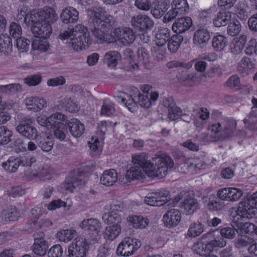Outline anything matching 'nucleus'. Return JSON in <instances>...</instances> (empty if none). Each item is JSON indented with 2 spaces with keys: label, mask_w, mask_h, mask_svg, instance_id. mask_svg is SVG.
Segmentation results:
<instances>
[{
  "label": "nucleus",
  "mask_w": 257,
  "mask_h": 257,
  "mask_svg": "<svg viewBox=\"0 0 257 257\" xmlns=\"http://www.w3.org/2000/svg\"><path fill=\"white\" fill-rule=\"evenodd\" d=\"M146 154L143 153L132 157L134 165L144 170L151 177L162 178L167 174L169 169L173 168L174 162L172 159L166 154H161L148 160Z\"/></svg>",
  "instance_id": "f257e3e1"
},
{
  "label": "nucleus",
  "mask_w": 257,
  "mask_h": 257,
  "mask_svg": "<svg viewBox=\"0 0 257 257\" xmlns=\"http://www.w3.org/2000/svg\"><path fill=\"white\" fill-rule=\"evenodd\" d=\"M93 16L92 32L98 42L102 43L109 40V30L113 23V18L102 8L91 12Z\"/></svg>",
  "instance_id": "f03ea898"
},
{
  "label": "nucleus",
  "mask_w": 257,
  "mask_h": 257,
  "mask_svg": "<svg viewBox=\"0 0 257 257\" xmlns=\"http://www.w3.org/2000/svg\"><path fill=\"white\" fill-rule=\"evenodd\" d=\"M62 40H66V43L75 51L86 49L91 43V39L86 27L76 25L70 31H65L59 35Z\"/></svg>",
  "instance_id": "7ed1b4c3"
},
{
  "label": "nucleus",
  "mask_w": 257,
  "mask_h": 257,
  "mask_svg": "<svg viewBox=\"0 0 257 257\" xmlns=\"http://www.w3.org/2000/svg\"><path fill=\"white\" fill-rule=\"evenodd\" d=\"M236 123L233 119L228 118H221L218 121L210 124L208 130L211 132L209 136L208 134H201V138L205 142H214L225 138L234 136Z\"/></svg>",
  "instance_id": "20e7f679"
},
{
  "label": "nucleus",
  "mask_w": 257,
  "mask_h": 257,
  "mask_svg": "<svg viewBox=\"0 0 257 257\" xmlns=\"http://www.w3.org/2000/svg\"><path fill=\"white\" fill-rule=\"evenodd\" d=\"M226 240L222 237L214 238L211 232L203 234L195 242L192 248L196 253L205 255L212 251L215 247H222L226 245Z\"/></svg>",
  "instance_id": "39448f33"
},
{
  "label": "nucleus",
  "mask_w": 257,
  "mask_h": 257,
  "mask_svg": "<svg viewBox=\"0 0 257 257\" xmlns=\"http://www.w3.org/2000/svg\"><path fill=\"white\" fill-rule=\"evenodd\" d=\"M22 8L20 10V14L25 16L24 21L28 24L40 21L44 24H51L57 21L58 16L55 10L50 7H45L43 10L38 11H33L30 13L26 14L24 10Z\"/></svg>",
  "instance_id": "423d86ee"
},
{
  "label": "nucleus",
  "mask_w": 257,
  "mask_h": 257,
  "mask_svg": "<svg viewBox=\"0 0 257 257\" xmlns=\"http://www.w3.org/2000/svg\"><path fill=\"white\" fill-rule=\"evenodd\" d=\"M141 246V242L138 239L127 237L119 244L116 249L118 255L129 256L132 255Z\"/></svg>",
  "instance_id": "0eeeda50"
},
{
  "label": "nucleus",
  "mask_w": 257,
  "mask_h": 257,
  "mask_svg": "<svg viewBox=\"0 0 257 257\" xmlns=\"http://www.w3.org/2000/svg\"><path fill=\"white\" fill-rule=\"evenodd\" d=\"M85 183L84 174L83 172L76 171L71 173L67 177L64 188L66 190L72 192L77 187L80 188L83 186Z\"/></svg>",
  "instance_id": "6e6552de"
},
{
  "label": "nucleus",
  "mask_w": 257,
  "mask_h": 257,
  "mask_svg": "<svg viewBox=\"0 0 257 257\" xmlns=\"http://www.w3.org/2000/svg\"><path fill=\"white\" fill-rule=\"evenodd\" d=\"M25 23L27 25H31V31L35 37L46 39L52 33V27L49 24H44L40 21L30 24Z\"/></svg>",
  "instance_id": "1a4fd4ad"
},
{
  "label": "nucleus",
  "mask_w": 257,
  "mask_h": 257,
  "mask_svg": "<svg viewBox=\"0 0 257 257\" xmlns=\"http://www.w3.org/2000/svg\"><path fill=\"white\" fill-rule=\"evenodd\" d=\"M131 24L134 28L139 31H146L152 29L154 23L147 15L139 14L132 18Z\"/></svg>",
  "instance_id": "9d476101"
},
{
  "label": "nucleus",
  "mask_w": 257,
  "mask_h": 257,
  "mask_svg": "<svg viewBox=\"0 0 257 257\" xmlns=\"http://www.w3.org/2000/svg\"><path fill=\"white\" fill-rule=\"evenodd\" d=\"M114 35L124 45L132 44L135 39L136 35L133 30L128 27L116 28L113 32Z\"/></svg>",
  "instance_id": "9b49d317"
},
{
  "label": "nucleus",
  "mask_w": 257,
  "mask_h": 257,
  "mask_svg": "<svg viewBox=\"0 0 257 257\" xmlns=\"http://www.w3.org/2000/svg\"><path fill=\"white\" fill-rule=\"evenodd\" d=\"M28 175L36 181H46L52 178V170L47 165H42L30 172Z\"/></svg>",
  "instance_id": "f8f14e48"
},
{
  "label": "nucleus",
  "mask_w": 257,
  "mask_h": 257,
  "mask_svg": "<svg viewBox=\"0 0 257 257\" xmlns=\"http://www.w3.org/2000/svg\"><path fill=\"white\" fill-rule=\"evenodd\" d=\"M217 195L222 200L234 201L242 196V191L235 188H224L218 191Z\"/></svg>",
  "instance_id": "ddd939ff"
},
{
  "label": "nucleus",
  "mask_w": 257,
  "mask_h": 257,
  "mask_svg": "<svg viewBox=\"0 0 257 257\" xmlns=\"http://www.w3.org/2000/svg\"><path fill=\"white\" fill-rule=\"evenodd\" d=\"M24 102L28 109L35 112L39 111L47 105V102L45 98L38 96L27 97Z\"/></svg>",
  "instance_id": "4468645a"
},
{
  "label": "nucleus",
  "mask_w": 257,
  "mask_h": 257,
  "mask_svg": "<svg viewBox=\"0 0 257 257\" xmlns=\"http://www.w3.org/2000/svg\"><path fill=\"white\" fill-rule=\"evenodd\" d=\"M181 214L180 211L176 209L168 210L164 215L163 220L164 224L168 227L177 226L181 221Z\"/></svg>",
  "instance_id": "2eb2a0df"
},
{
  "label": "nucleus",
  "mask_w": 257,
  "mask_h": 257,
  "mask_svg": "<svg viewBox=\"0 0 257 257\" xmlns=\"http://www.w3.org/2000/svg\"><path fill=\"white\" fill-rule=\"evenodd\" d=\"M39 234L35 235V241L33 245V251L37 255L43 256L46 254L48 244L44 239V233L39 232Z\"/></svg>",
  "instance_id": "dca6fc26"
},
{
  "label": "nucleus",
  "mask_w": 257,
  "mask_h": 257,
  "mask_svg": "<svg viewBox=\"0 0 257 257\" xmlns=\"http://www.w3.org/2000/svg\"><path fill=\"white\" fill-rule=\"evenodd\" d=\"M254 209V206L250 203L248 198L239 203L237 214L242 218H251L255 214Z\"/></svg>",
  "instance_id": "f3484780"
},
{
  "label": "nucleus",
  "mask_w": 257,
  "mask_h": 257,
  "mask_svg": "<svg viewBox=\"0 0 257 257\" xmlns=\"http://www.w3.org/2000/svg\"><path fill=\"white\" fill-rule=\"evenodd\" d=\"M167 194L165 192H153L145 199V202L150 206H162L166 202Z\"/></svg>",
  "instance_id": "a211bd4d"
},
{
  "label": "nucleus",
  "mask_w": 257,
  "mask_h": 257,
  "mask_svg": "<svg viewBox=\"0 0 257 257\" xmlns=\"http://www.w3.org/2000/svg\"><path fill=\"white\" fill-rule=\"evenodd\" d=\"M210 38V33L206 29H199L194 32L193 42L196 46L202 48L207 45Z\"/></svg>",
  "instance_id": "6ab92c4d"
},
{
  "label": "nucleus",
  "mask_w": 257,
  "mask_h": 257,
  "mask_svg": "<svg viewBox=\"0 0 257 257\" xmlns=\"http://www.w3.org/2000/svg\"><path fill=\"white\" fill-rule=\"evenodd\" d=\"M192 25V21L189 17H181L176 20L172 25V30L176 33H183L189 30Z\"/></svg>",
  "instance_id": "aec40b11"
},
{
  "label": "nucleus",
  "mask_w": 257,
  "mask_h": 257,
  "mask_svg": "<svg viewBox=\"0 0 257 257\" xmlns=\"http://www.w3.org/2000/svg\"><path fill=\"white\" fill-rule=\"evenodd\" d=\"M79 226L84 231L98 233L100 231L101 223L95 218L84 219L80 223Z\"/></svg>",
  "instance_id": "412c9836"
},
{
  "label": "nucleus",
  "mask_w": 257,
  "mask_h": 257,
  "mask_svg": "<svg viewBox=\"0 0 257 257\" xmlns=\"http://www.w3.org/2000/svg\"><path fill=\"white\" fill-rule=\"evenodd\" d=\"M79 13L73 7H66L63 9L61 14V21L65 24L74 23L78 20Z\"/></svg>",
  "instance_id": "4be33fe9"
},
{
  "label": "nucleus",
  "mask_w": 257,
  "mask_h": 257,
  "mask_svg": "<svg viewBox=\"0 0 257 257\" xmlns=\"http://www.w3.org/2000/svg\"><path fill=\"white\" fill-rule=\"evenodd\" d=\"M16 130L21 136L30 140L36 139L38 137L36 128L28 123L20 124Z\"/></svg>",
  "instance_id": "5701e85b"
},
{
  "label": "nucleus",
  "mask_w": 257,
  "mask_h": 257,
  "mask_svg": "<svg viewBox=\"0 0 257 257\" xmlns=\"http://www.w3.org/2000/svg\"><path fill=\"white\" fill-rule=\"evenodd\" d=\"M69 131L75 138H79L85 131L84 125L76 118H72L68 122Z\"/></svg>",
  "instance_id": "b1692460"
},
{
  "label": "nucleus",
  "mask_w": 257,
  "mask_h": 257,
  "mask_svg": "<svg viewBox=\"0 0 257 257\" xmlns=\"http://www.w3.org/2000/svg\"><path fill=\"white\" fill-rule=\"evenodd\" d=\"M37 141L38 146L41 150L46 152H49L52 150L54 142L51 136L45 134L36 139Z\"/></svg>",
  "instance_id": "393cba45"
},
{
  "label": "nucleus",
  "mask_w": 257,
  "mask_h": 257,
  "mask_svg": "<svg viewBox=\"0 0 257 257\" xmlns=\"http://www.w3.org/2000/svg\"><path fill=\"white\" fill-rule=\"evenodd\" d=\"M0 217L6 221H15L19 217V213L15 207L10 206L3 209Z\"/></svg>",
  "instance_id": "a878e982"
},
{
  "label": "nucleus",
  "mask_w": 257,
  "mask_h": 257,
  "mask_svg": "<svg viewBox=\"0 0 257 257\" xmlns=\"http://www.w3.org/2000/svg\"><path fill=\"white\" fill-rule=\"evenodd\" d=\"M253 68V64L251 60L244 57L238 63L237 69L238 73L242 76H244L248 75Z\"/></svg>",
  "instance_id": "bb28decb"
},
{
  "label": "nucleus",
  "mask_w": 257,
  "mask_h": 257,
  "mask_svg": "<svg viewBox=\"0 0 257 257\" xmlns=\"http://www.w3.org/2000/svg\"><path fill=\"white\" fill-rule=\"evenodd\" d=\"M117 179V175L114 169H110L105 171L100 177L101 183L105 186L112 185Z\"/></svg>",
  "instance_id": "cd10ccee"
},
{
  "label": "nucleus",
  "mask_w": 257,
  "mask_h": 257,
  "mask_svg": "<svg viewBox=\"0 0 257 257\" xmlns=\"http://www.w3.org/2000/svg\"><path fill=\"white\" fill-rule=\"evenodd\" d=\"M246 42V36L242 35L235 38L230 45L231 52L234 55L239 54L244 47Z\"/></svg>",
  "instance_id": "c85d7f7f"
},
{
  "label": "nucleus",
  "mask_w": 257,
  "mask_h": 257,
  "mask_svg": "<svg viewBox=\"0 0 257 257\" xmlns=\"http://www.w3.org/2000/svg\"><path fill=\"white\" fill-rule=\"evenodd\" d=\"M13 43L12 39L7 35H0V52L8 55L12 52Z\"/></svg>",
  "instance_id": "c756f323"
},
{
  "label": "nucleus",
  "mask_w": 257,
  "mask_h": 257,
  "mask_svg": "<svg viewBox=\"0 0 257 257\" xmlns=\"http://www.w3.org/2000/svg\"><path fill=\"white\" fill-rule=\"evenodd\" d=\"M170 37V31L166 28L159 29L156 34V44L159 47L164 46Z\"/></svg>",
  "instance_id": "7c9ffc66"
},
{
  "label": "nucleus",
  "mask_w": 257,
  "mask_h": 257,
  "mask_svg": "<svg viewBox=\"0 0 257 257\" xmlns=\"http://www.w3.org/2000/svg\"><path fill=\"white\" fill-rule=\"evenodd\" d=\"M120 59L121 56L118 52L115 51H110L105 53L103 62L107 66L114 67Z\"/></svg>",
  "instance_id": "2f4dec72"
},
{
  "label": "nucleus",
  "mask_w": 257,
  "mask_h": 257,
  "mask_svg": "<svg viewBox=\"0 0 257 257\" xmlns=\"http://www.w3.org/2000/svg\"><path fill=\"white\" fill-rule=\"evenodd\" d=\"M225 204L219 197H210L206 206L210 211H218L223 209Z\"/></svg>",
  "instance_id": "473e14b6"
},
{
  "label": "nucleus",
  "mask_w": 257,
  "mask_h": 257,
  "mask_svg": "<svg viewBox=\"0 0 257 257\" xmlns=\"http://www.w3.org/2000/svg\"><path fill=\"white\" fill-rule=\"evenodd\" d=\"M231 14L229 12L219 13L213 20V24L216 27L224 26L231 21Z\"/></svg>",
  "instance_id": "72a5a7b5"
},
{
  "label": "nucleus",
  "mask_w": 257,
  "mask_h": 257,
  "mask_svg": "<svg viewBox=\"0 0 257 257\" xmlns=\"http://www.w3.org/2000/svg\"><path fill=\"white\" fill-rule=\"evenodd\" d=\"M160 3L151 10L152 14L157 19L160 18L164 15L168 9L170 2L169 0H161Z\"/></svg>",
  "instance_id": "f704fd0d"
},
{
  "label": "nucleus",
  "mask_w": 257,
  "mask_h": 257,
  "mask_svg": "<svg viewBox=\"0 0 257 257\" xmlns=\"http://www.w3.org/2000/svg\"><path fill=\"white\" fill-rule=\"evenodd\" d=\"M227 40L222 35L214 36L212 39V46L215 51H221L227 46Z\"/></svg>",
  "instance_id": "c9c22d12"
},
{
  "label": "nucleus",
  "mask_w": 257,
  "mask_h": 257,
  "mask_svg": "<svg viewBox=\"0 0 257 257\" xmlns=\"http://www.w3.org/2000/svg\"><path fill=\"white\" fill-rule=\"evenodd\" d=\"M121 230L120 224H113L105 228L104 237L108 240L115 239L120 234Z\"/></svg>",
  "instance_id": "e433bc0d"
},
{
  "label": "nucleus",
  "mask_w": 257,
  "mask_h": 257,
  "mask_svg": "<svg viewBox=\"0 0 257 257\" xmlns=\"http://www.w3.org/2000/svg\"><path fill=\"white\" fill-rule=\"evenodd\" d=\"M198 206L197 200L191 197L185 199L181 205V207L189 214L193 213L197 210Z\"/></svg>",
  "instance_id": "4c0bfd02"
},
{
  "label": "nucleus",
  "mask_w": 257,
  "mask_h": 257,
  "mask_svg": "<svg viewBox=\"0 0 257 257\" xmlns=\"http://www.w3.org/2000/svg\"><path fill=\"white\" fill-rule=\"evenodd\" d=\"M67 120V116L58 112L51 115L48 117L47 120L50 126L54 127H57L61 124H64V122H66Z\"/></svg>",
  "instance_id": "58836bf2"
},
{
  "label": "nucleus",
  "mask_w": 257,
  "mask_h": 257,
  "mask_svg": "<svg viewBox=\"0 0 257 257\" xmlns=\"http://www.w3.org/2000/svg\"><path fill=\"white\" fill-rule=\"evenodd\" d=\"M135 93L130 95L125 94L121 99V102L124 104L131 111H134L138 104L137 95H135Z\"/></svg>",
  "instance_id": "ea45409f"
},
{
  "label": "nucleus",
  "mask_w": 257,
  "mask_h": 257,
  "mask_svg": "<svg viewBox=\"0 0 257 257\" xmlns=\"http://www.w3.org/2000/svg\"><path fill=\"white\" fill-rule=\"evenodd\" d=\"M128 220L132 223L133 227L136 228L143 229L149 224L148 219L141 216H129Z\"/></svg>",
  "instance_id": "a19ab883"
},
{
  "label": "nucleus",
  "mask_w": 257,
  "mask_h": 257,
  "mask_svg": "<svg viewBox=\"0 0 257 257\" xmlns=\"http://www.w3.org/2000/svg\"><path fill=\"white\" fill-rule=\"evenodd\" d=\"M19 158L11 157L2 163L3 168L9 173L16 172L20 167Z\"/></svg>",
  "instance_id": "79ce46f5"
},
{
  "label": "nucleus",
  "mask_w": 257,
  "mask_h": 257,
  "mask_svg": "<svg viewBox=\"0 0 257 257\" xmlns=\"http://www.w3.org/2000/svg\"><path fill=\"white\" fill-rule=\"evenodd\" d=\"M183 40V37L180 35H174L170 39H169L168 44V48L171 53H175L179 49L180 44Z\"/></svg>",
  "instance_id": "37998d69"
},
{
  "label": "nucleus",
  "mask_w": 257,
  "mask_h": 257,
  "mask_svg": "<svg viewBox=\"0 0 257 257\" xmlns=\"http://www.w3.org/2000/svg\"><path fill=\"white\" fill-rule=\"evenodd\" d=\"M102 218L104 222L107 224H120L121 223L120 214L113 213L109 211L102 215Z\"/></svg>",
  "instance_id": "c03bdc74"
},
{
  "label": "nucleus",
  "mask_w": 257,
  "mask_h": 257,
  "mask_svg": "<svg viewBox=\"0 0 257 257\" xmlns=\"http://www.w3.org/2000/svg\"><path fill=\"white\" fill-rule=\"evenodd\" d=\"M13 133L6 126H0V145H6L12 141Z\"/></svg>",
  "instance_id": "a18cd8bd"
},
{
  "label": "nucleus",
  "mask_w": 257,
  "mask_h": 257,
  "mask_svg": "<svg viewBox=\"0 0 257 257\" xmlns=\"http://www.w3.org/2000/svg\"><path fill=\"white\" fill-rule=\"evenodd\" d=\"M171 5L172 8L180 15L185 14L189 11V7L186 0H173Z\"/></svg>",
  "instance_id": "49530a36"
},
{
  "label": "nucleus",
  "mask_w": 257,
  "mask_h": 257,
  "mask_svg": "<svg viewBox=\"0 0 257 257\" xmlns=\"http://www.w3.org/2000/svg\"><path fill=\"white\" fill-rule=\"evenodd\" d=\"M144 176L141 167H138L134 165L126 173L127 180L130 181L134 179H139L143 178Z\"/></svg>",
  "instance_id": "de8ad7c7"
},
{
  "label": "nucleus",
  "mask_w": 257,
  "mask_h": 257,
  "mask_svg": "<svg viewBox=\"0 0 257 257\" xmlns=\"http://www.w3.org/2000/svg\"><path fill=\"white\" fill-rule=\"evenodd\" d=\"M204 225L200 222L192 223L190 224L187 232V235L191 237L199 236L203 232Z\"/></svg>",
  "instance_id": "09e8293b"
},
{
  "label": "nucleus",
  "mask_w": 257,
  "mask_h": 257,
  "mask_svg": "<svg viewBox=\"0 0 257 257\" xmlns=\"http://www.w3.org/2000/svg\"><path fill=\"white\" fill-rule=\"evenodd\" d=\"M22 86L19 83L10 84L6 85H0V93L5 94L15 93L22 91Z\"/></svg>",
  "instance_id": "8fccbe9b"
},
{
  "label": "nucleus",
  "mask_w": 257,
  "mask_h": 257,
  "mask_svg": "<svg viewBox=\"0 0 257 257\" xmlns=\"http://www.w3.org/2000/svg\"><path fill=\"white\" fill-rule=\"evenodd\" d=\"M30 41L25 37H18L16 39L15 46L20 53H24L28 51L30 47Z\"/></svg>",
  "instance_id": "3c124183"
},
{
  "label": "nucleus",
  "mask_w": 257,
  "mask_h": 257,
  "mask_svg": "<svg viewBox=\"0 0 257 257\" xmlns=\"http://www.w3.org/2000/svg\"><path fill=\"white\" fill-rule=\"evenodd\" d=\"M115 112L114 104L111 101L104 100L101 106V115L111 116Z\"/></svg>",
  "instance_id": "603ef678"
},
{
  "label": "nucleus",
  "mask_w": 257,
  "mask_h": 257,
  "mask_svg": "<svg viewBox=\"0 0 257 257\" xmlns=\"http://www.w3.org/2000/svg\"><path fill=\"white\" fill-rule=\"evenodd\" d=\"M75 233L73 230L64 229L58 232L57 235L60 241L67 242L74 237Z\"/></svg>",
  "instance_id": "864d4df0"
},
{
  "label": "nucleus",
  "mask_w": 257,
  "mask_h": 257,
  "mask_svg": "<svg viewBox=\"0 0 257 257\" xmlns=\"http://www.w3.org/2000/svg\"><path fill=\"white\" fill-rule=\"evenodd\" d=\"M253 239L248 236H241L235 240L234 245L237 248L249 246L252 243Z\"/></svg>",
  "instance_id": "5fc2aeb1"
},
{
  "label": "nucleus",
  "mask_w": 257,
  "mask_h": 257,
  "mask_svg": "<svg viewBox=\"0 0 257 257\" xmlns=\"http://www.w3.org/2000/svg\"><path fill=\"white\" fill-rule=\"evenodd\" d=\"M82 251H87L88 248V244L85 238L77 237L72 244V246Z\"/></svg>",
  "instance_id": "6e6d98bb"
},
{
  "label": "nucleus",
  "mask_w": 257,
  "mask_h": 257,
  "mask_svg": "<svg viewBox=\"0 0 257 257\" xmlns=\"http://www.w3.org/2000/svg\"><path fill=\"white\" fill-rule=\"evenodd\" d=\"M229 22L227 28V33L232 36L237 35L241 30L240 23L237 20H233Z\"/></svg>",
  "instance_id": "4d7b16f0"
},
{
  "label": "nucleus",
  "mask_w": 257,
  "mask_h": 257,
  "mask_svg": "<svg viewBox=\"0 0 257 257\" xmlns=\"http://www.w3.org/2000/svg\"><path fill=\"white\" fill-rule=\"evenodd\" d=\"M54 128H55L54 136L56 138L60 140V141L64 140L67 133V129L66 125L64 124H61V125Z\"/></svg>",
  "instance_id": "13d9d810"
},
{
  "label": "nucleus",
  "mask_w": 257,
  "mask_h": 257,
  "mask_svg": "<svg viewBox=\"0 0 257 257\" xmlns=\"http://www.w3.org/2000/svg\"><path fill=\"white\" fill-rule=\"evenodd\" d=\"M49 45L47 41L41 40H35L32 43V47L34 50L45 52L49 49Z\"/></svg>",
  "instance_id": "bf43d9fd"
},
{
  "label": "nucleus",
  "mask_w": 257,
  "mask_h": 257,
  "mask_svg": "<svg viewBox=\"0 0 257 257\" xmlns=\"http://www.w3.org/2000/svg\"><path fill=\"white\" fill-rule=\"evenodd\" d=\"M9 33L14 38L19 37L22 33L21 27L15 22L11 23L9 27Z\"/></svg>",
  "instance_id": "052dcab7"
},
{
  "label": "nucleus",
  "mask_w": 257,
  "mask_h": 257,
  "mask_svg": "<svg viewBox=\"0 0 257 257\" xmlns=\"http://www.w3.org/2000/svg\"><path fill=\"white\" fill-rule=\"evenodd\" d=\"M63 105L65 109L70 112H75L79 109L78 105L71 98H65Z\"/></svg>",
  "instance_id": "680f3d73"
},
{
  "label": "nucleus",
  "mask_w": 257,
  "mask_h": 257,
  "mask_svg": "<svg viewBox=\"0 0 257 257\" xmlns=\"http://www.w3.org/2000/svg\"><path fill=\"white\" fill-rule=\"evenodd\" d=\"M42 80V77L39 74L32 75L27 76L24 80V83L29 86H36L39 85Z\"/></svg>",
  "instance_id": "e2e57ef3"
},
{
  "label": "nucleus",
  "mask_w": 257,
  "mask_h": 257,
  "mask_svg": "<svg viewBox=\"0 0 257 257\" xmlns=\"http://www.w3.org/2000/svg\"><path fill=\"white\" fill-rule=\"evenodd\" d=\"M137 99V104L140 105L141 107L149 108L151 105L150 99L148 95L138 93Z\"/></svg>",
  "instance_id": "0e129e2a"
},
{
  "label": "nucleus",
  "mask_w": 257,
  "mask_h": 257,
  "mask_svg": "<svg viewBox=\"0 0 257 257\" xmlns=\"http://www.w3.org/2000/svg\"><path fill=\"white\" fill-rule=\"evenodd\" d=\"M135 6L140 10L148 11L152 7V3L149 0H136Z\"/></svg>",
  "instance_id": "69168bd1"
},
{
  "label": "nucleus",
  "mask_w": 257,
  "mask_h": 257,
  "mask_svg": "<svg viewBox=\"0 0 257 257\" xmlns=\"http://www.w3.org/2000/svg\"><path fill=\"white\" fill-rule=\"evenodd\" d=\"M88 145L91 150L90 154L92 156L99 155L101 149L100 148V143L98 139H95L94 141L92 140V142H89Z\"/></svg>",
  "instance_id": "338daca9"
},
{
  "label": "nucleus",
  "mask_w": 257,
  "mask_h": 257,
  "mask_svg": "<svg viewBox=\"0 0 257 257\" xmlns=\"http://www.w3.org/2000/svg\"><path fill=\"white\" fill-rule=\"evenodd\" d=\"M63 253L61 246L56 244L53 246L49 250L48 255L49 257H61Z\"/></svg>",
  "instance_id": "774afa93"
}]
</instances>
